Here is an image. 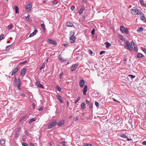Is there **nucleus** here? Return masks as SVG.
<instances>
[{
    "mask_svg": "<svg viewBox=\"0 0 146 146\" xmlns=\"http://www.w3.org/2000/svg\"><path fill=\"white\" fill-rule=\"evenodd\" d=\"M95 104L97 108L99 107V104L98 102L96 101L95 103Z\"/></svg>",
    "mask_w": 146,
    "mask_h": 146,
    "instance_id": "nucleus-41",
    "label": "nucleus"
},
{
    "mask_svg": "<svg viewBox=\"0 0 146 146\" xmlns=\"http://www.w3.org/2000/svg\"><path fill=\"white\" fill-rule=\"evenodd\" d=\"M139 11V10L135 7H133L130 10L131 13L134 15L138 14Z\"/></svg>",
    "mask_w": 146,
    "mask_h": 146,
    "instance_id": "nucleus-1",
    "label": "nucleus"
},
{
    "mask_svg": "<svg viewBox=\"0 0 146 146\" xmlns=\"http://www.w3.org/2000/svg\"><path fill=\"white\" fill-rule=\"evenodd\" d=\"M56 97L61 103H63V101L62 100V98L61 96L59 95H56Z\"/></svg>",
    "mask_w": 146,
    "mask_h": 146,
    "instance_id": "nucleus-14",
    "label": "nucleus"
},
{
    "mask_svg": "<svg viewBox=\"0 0 146 146\" xmlns=\"http://www.w3.org/2000/svg\"><path fill=\"white\" fill-rule=\"evenodd\" d=\"M61 143L63 145V146H65V145L66 142L65 141H62Z\"/></svg>",
    "mask_w": 146,
    "mask_h": 146,
    "instance_id": "nucleus-57",
    "label": "nucleus"
},
{
    "mask_svg": "<svg viewBox=\"0 0 146 146\" xmlns=\"http://www.w3.org/2000/svg\"><path fill=\"white\" fill-rule=\"evenodd\" d=\"M48 41L49 43L51 44L55 45H56L57 44L55 40H53L48 39Z\"/></svg>",
    "mask_w": 146,
    "mask_h": 146,
    "instance_id": "nucleus-12",
    "label": "nucleus"
},
{
    "mask_svg": "<svg viewBox=\"0 0 146 146\" xmlns=\"http://www.w3.org/2000/svg\"><path fill=\"white\" fill-rule=\"evenodd\" d=\"M105 44L106 45V48H109L111 46V44L110 43H109L108 42H106Z\"/></svg>",
    "mask_w": 146,
    "mask_h": 146,
    "instance_id": "nucleus-21",
    "label": "nucleus"
},
{
    "mask_svg": "<svg viewBox=\"0 0 146 146\" xmlns=\"http://www.w3.org/2000/svg\"><path fill=\"white\" fill-rule=\"evenodd\" d=\"M86 103L87 104H91V103H90L89 101L88 100H86Z\"/></svg>",
    "mask_w": 146,
    "mask_h": 146,
    "instance_id": "nucleus-59",
    "label": "nucleus"
},
{
    "mask_svg": "<svg viewBox=\"0 0 146 146\" xmlns=\"http://www.w3.org/2000/svg\"><path fill=\"white\" fill-rule=\"evenodd\" d=\"M27 61L25 60V61H23V62H21L20 63H19V64H20V65H21V64H24L27 63Z\"/></svg>",
    "mask_w": 146,
    "mask_h": 146,
    "instance_id": "nucleus-46",
    "label": "nucleus"
},
{
    "mask_svg": "<svg viewBox=\"0 0 146 146\" xmlns=\"http://www.w3.org/2000/svg\"><path fill=\"white\" fill-rule=\"evenodd\" d=\"M85 84V81L84 80L82 79L79 82V86L81 88H82Z\"/></svg>",
    "mask_w": 146,
    "mask_h": 146,
    "instance_id": "nucleus-10",
    "label": "nucleus"
},
{
    "mask_svg": "<svg viewBox=\"0 0 146 146\" xmlns=\"http://www.w3.org/2000/svg\"><path fill=\"white\" fill-rule=\"evenodd\" d=\"M37 32V31L35 29L33 33L30 34L29 36V37H31L35 35L36 34Z\"/></svg>",
    "mask_w": 146,
    "mask_h": 146,
    "instance_id": "nucleus-15",
    "label": "nucleus"
},
{
    "mask_svg": "<svg viewBox=\"0 0 146 146\" xmlns=\"http://www.w3.org/2000/svg\"><path fill=\"white\" fill-rule=\"evenodd\" d=\"M120 38L122 40L124 41L125 40V38L121 35V36Z\"/></svg>",
    "mask_w": 146,
    "mask_h": 146,
    "instance_id": "nucleus-54",
    "label": "nucleus"
},
{
    "mask_svg": "<svg viewBox=\"0 0 146 146\" xmlns=\"http://www.w3.org/2000/svg\"><path fill=\"white\" fill-rule=\"evenodd\" d=\"M52 3L54 5H56L57 3L56 1H52Z\"/></svg>",
    "mask_w": 146,
    "mask_h": 146,
    "instance_id": "nucleus-62",
    "label": "nucleus"
},
{
    "mask_svg": "<svg viewBox=\"0 0 146 146\" xmlns=\"http://www.w3.org/2000/svg\"><path fill=\"white\" fill-rule=\"evenodd\" d=\"M26 116H27L26 115H25L21 117L20 118V119L19 120V122H21V121L24 120L25 119V118L26 117Z\"/></svg>",
    "mask_w": 146,
    "mask_h": 146,
    "instance_id": "nucleus-23",
    "label": "nucleus"
},
{
    "mask_svg": "<svg viewBox=\"0 0 146 146\" xmlns=\"http://www.w3.org/2000/svg\"><path fill=\"white\" fill-rule=\"evenodd\" d=\"M74 33L70 38V42L71 43H73L75 42L76 38L74 36Z\"/></svg>",
    "mask_w": 146,
    "mask_h": 146,
    "instance_id": "nucleus-5",
    "label": "nucleus"
},
{
    "mask_svg": "<svg viewBox=\"0 0 146 146\" xmlns=\"http://www.w3.org/2000/svg\"><path fill=\"white\" fill-rule=\"evenodd\" d=\"M125 44L128 49L130 51L132 50V48L131 47V45L129 42L128 41H126L125 43Z\"/></svg>",
    "mask_w": 146,
    "mask_h": 146,
    "instance_id": "nucleus-4",
    "label": "nucleus"
},
{
    "mask_svg": "<svg viewBox=\"0 0 146 146\" xmlns=\"http://www.w3.org/2000/svg\"><path fill=\"white\" fill-rule=\"evenodd\" d=\"M36 120V119L34 118H33L30 119L29 122V123H31L32 122L35 121Z\"/></svg>",
    "mask_w": 146,
    "mask_h": 146,
    "instance_id": "nucleus-33",
    "label": "nucleus"
},
{
    "mask_svg": "<svg viewBox=\"0 0 146 146\" xmlns=\"http://www.w3.org/2000/svg\"><path fill=\"white\" fill-rule=\"evenodd\" d=\"M19 135V133H18L16 132L15 136L14 138V139H16L18 137Z\"/></svg>",
    "mask_w": 146,
    "mask_h": 146,
    "instance_id": "nucleus-22",
    "label": "nucleus"
},
{
    "mask_svg": "<svg viewBox=\"0 0 146 146\" xmlns=\"http://www.w3.org/2000/svg\"><path fill=\"white\" fill-rule=\"evenodd\" d=\"M22 145L23 146H28V144L26 143H22Z\"/></svg>",
    "mask_w": 146,
    "mask_h": 146,
    "instance_id": "nucleus-47",
    "label": "nucleus"
},
{
    "mask_svg": "<svg viewBox=\"0 0 146 146\" xmlns=\"http://www.w3.org/2000/svg\"><path fill=\"white\" fill-rule=\"evenodd\" d=\"M12 25L11 24L8 26V28L9 30L11 29L12 28Z\"/></svg>",
    "mask_w": 146,
    "mask_h": 146,
    "instance_id": "nucleus-44",
    "label": "nucleus"
},
{
    "mask_svg": "<svg viewBox=\"0 0 146 146\" xmlns=\"http://www.w3.org/2000/svg\"><path fill=\"white\" fill-rule=\"evenodd\" d=\"M19 69V67H16V68L13 70L11 75H14L18 71Z\"/></svg>",
    "mask_w": 146,
    "mask_h": 146,
    "instance_id": "nucleus-13",
    "label": "nucleus"
},
{
    "mask_svg": "<svg viewBox=\"0 0 146 146\" xmlns=\"http://www.w3.org/2000/svg\"><path fill=\"white\" fill-rule=\"evenodd\" d=\"M137 15H139L141 16L144 15L143 13L141 12V11L139 10V12L138 13V14Z\"/></svg>",
    "mask_w": 146,
    "mask_h": 146,
    "instance_id": "nucleus-36",
    "label": "nucleus"
},
{
    "mask_svg": "<svg viewBox=\"0 0 146 146\" xmlns=\"http://www.w3.org/2000/svg\"><path fill=\"white\" fill-rule=\"evenodd\" d=\"M85 146H93V145L91 144H86Z\"/></svg>",
    "mask_w": 146,
    "mask_h": 146,
    "instance_id": "nucleus-64",
    "label": "nucleus"
},
{
    "mask_svg": "<svg viewBox=\"0 0 146 146\" xmlns=\"http://www.w3.org/2000/svg\"><path fill=\"white\" fill-rule=\"evenodd\" d=\"M143 55L140 53L139 52L137 54V57L138 58H141L143 57Z\"/></svg>",
    "mask_w": 146,
    "mask_h": 146,
    "instance_id": "nucleus-16",
    "label": "nucleus"
},
{
    "mask_svg": "<svg viewBox=\"0 0 146 146\" xmlns=\"http://www.w3.org/2000/svg\"><path fill=\"white\" fill-rule=\"evenodd\" d=\"M63 72H62L59 75V77L60 79L62 78L61 77H62V75H63Z\"/></svg>",
    "mask_w": 146,
    "mask_h": 146,
    "instance_id": "nucleus-51",
    "label": "nucleus"
},
{
    "mask_svg": "<svg viewBox=\"0 0 146 146\" xmlns=\"http://www.w3.org/2000/svg\"><path fill=\"white\" fill-rule=\"evenodd\" d=\"M113 100L115 101V102H117V103H119L120 102L118 101V100H116V99H115L114 98H113Z\"/></svg>",
    "mask_w": 146,
    "mask_h": 146,
    "instance_id": "nucleus-61",
    "label": "nucleus"
},
{
    "mask_svg": "<svg viewBox=\"0 0 146 146\" xmlns=\"http://www.w3.org/2000/svg\"><path fill=\"white\" fill-rule=\"evenodd\" d=\"M142 144L144 145H146V141H143L142 143Z\"/></svg>",
    "mask_w": 146,
    "mask_h": 146,
    "instance_id": "nucleus-63",
    "label": "nucleus"
},
{
    "mask_svg": "<svg viewBox=\"0 0 146 146\" xmlns=\"http://www.w3.org/2000/svg\"><path fill=\"white\" fill-rule=\"evenodd\" d=\"M126 138L127 139V140L128 141H132V142H133V140H132V139H129V138H128L127 137Z\"/></svg>",
    "mask_w": 146,
    "mask_h": 146,
    "instance_id": "nucleus-60",
    "label": "nucleus"
},
{
    "mask_svg": "<svg viewBox=\"0 0 146 146\" xmlns=\"http://www.w3.org/2000/svg\"><path fill=\"white\" fill-rule=\"evenodd\" d=\"M41 26L43 30L44 31H45V25L44 23L41 24Z\"/></svg>",
    "mask_w": 146,
    "mask_h": 146,
    "instance_id": "nucleus-31",
    "label": "nucleus"
},
{
    "mask_svg": "<svg viewBox=\"0 0 146 146\" xmlns=\"http://www.w3.org/2000/svg\"><path fill=\"white\" fill-rule=\"evenodd\" d=\"M131 78L133 79L135 77V76L131 74H129L128 76Z\"/></svg>",
    "mask_w": 146,
    "mask_h": 146,
    "instance_id": "nucleus-35",
    "label": "nucleus"
},
{
    "mask_svg": "<svg viewBox=\"0 0 146 146\" xmlns=\"http://www.w3.org/2000/svg\"><path fill=\"white\" fill-rule=\"evenodd\" d=\"M29 16L28 15L27 16L25 17V19L27 21H29Z\"/></svg>",
    "mask_w": 146,
    "mask_h": 146,
    "instance_id": "nucleus-56",
    "label": "nucleus"
},
{
    "mask_svg": "<svg viewBox=\"0 0 146 146\" xmlns=\"http://www.w3.org/2000/svg\"><path fill=\"white\" fill-rule=\"evenodd\" d=\"M65 121L64 120L60 121L59 123H58V125L59 126H61L62 125L64 124V123Z\"/></svg>",
    "mask_w": 146,
    "mask_h": 146,
    "instance_id": "nucleus-17",
    "label": "nucleus"
},
{
    "mask_svg": "<svg viewBox=\"0 0 146 146\" xmlns=\"http://www.w3.org/2000/svg\"><path fill=\"white\" fill-rule=\"evenodd\" d=\"M59 60H60L62 62H64V61H66V59H65L64 58H60Z\"/></svg>",
    "mask_w": 146,
    "mask_h": 146,
    "instance_id": "nucleus-38",
    "label": "nucleus"
},
{
    "mask_svg": "<svg viewBox=\"0 0 146 146\" xmlns=\"http://www.w3.org/2000/svg\"><path fill=\"white\" fill-rule=\"evenodd\" d=\"M26 71V68H23L21 72L20 76L22 77L24 76L25 74Z\"/></svg>",
    "mask_w": 146,
    "mask_h": 146,
    "instance_id": "nucleus-9",
    "label": "nucleus"
},
{
    "mask_svg": "<svg viewBox=\"0 0 146 146\" xmlns=\"http://www.w3.org/2000/svg\"><path fill=\"white\" fill-rule=\"evenodd\" d=\"M4 35L3 34H2L0 36V40L2 39L4 37Z\"/></svg>",
    "mask_w": 146,
    "mask_h": 146,
    "instance_id": "nucleus-48",
    "label": "nucleus"
},
{
    "mask_svg": "<svg viewBox=\"0 0 146 146\" xmlns=\"http://www.w3.org/2000/svg\"><path fill=\"white\" fill-rule=\"evenodd\" d=\"M66 26L68 27H72L74 26V24L70 22H67L66 24Z\"/></svg>",
    "mask_w": 146,
    "mask_h": 146,
    "instance_id": "nucleus-19",
    "label": "nucleus"
},
{
    "mask_svg": "<svg viewBox=\"0 0 146 146\" xmlns=\"http://www.w3.org/2000/svg\"><path fill=\"white\" fill-rule=\"evenodd\" d=\"M93 96L94 97H96L99 96H100L101 94L97 91H95L92 94Z\"/></svg>",
    "mask_w": 146,
    "mask_h": 146,
    "instance_id": "nucleus-8",
    "label": "nucleus"
},
{
    "mask_svg": "<svg viewBox=\"0 0 146 146\" xmlns=\"http://www.w3.org/2000/svg\"><path fill=\"white\" fill-rule=\"evenodd\" d=\"M95 29H93L91 31V34L92 35H94L95 34Z\"/></svg>",
    "mask_w": 146,
    "mask_h": 146,
    "instance_id": "nucleus-42",
    "label": "nucleus"
},
{
    "mask_svg": "<svg viewBox=\"0 0 146 146\" xmlns=\"http://www.w3.org/2000/svg\"><path fill=\"white\" fill-rule=\"evenodd\" d=\"M25 10L27 11H29L31 9V6L29 4L25 5Z\"/></svg>",
    "mask_w": 146,
    "mask_h": 146,
    "instance_id": "nucleus-7",
    "label": "nucleus"
},
{
    "mask_svg": "<svg viewBox=\"0 0 146 146\" xmlns=\"http://www.w3.org/2000/svg\"><path fill=\"white\" fill-rule=\"evenodd\" d=\"M5 141L3 140H0V145H2L5 143Z\"/></svg>",
    "mask_w": 146,
    "mask_h": 146,
    "instance_id": "nucleus-30",
    "label": "nucleus"
},
{
    "mask_svg": "<svg viewBox=\"0 0 146 146\" xmlns=\"http://www.w3.org/2000/svg\"><path fill=\"white\" fill-rule=\"evenodd\" d=\"M12 45V44H11L10 45H9V46H7L6 47V49H5V51H7L8 50H9L10 49V47Z\"/></svg>",
    "mask_w": 146,
    "mask_h": 146,
    "instance_id": "nucleus-26",
    "label": "nucleus"
},
{
    "mask_svg": "<svg viewBox=\"0 0 146 146\" xmlns=\"http://www.w3.org/2000/svg\"><path fill=\"white\" fill-rule=\"evenodd\" d=\"M141 50L143 51L145 54H146V49L143 48V47H141Z\"/></svg>",
    "mask_w": 146,
    "mask_h": 146,
    "instance_id": "nucleus-37",
    "label": "nucleus"
},
{
    "mask_svg": "<svg viewBox=\"0 0 146 146\" xmlns=\"http://www.w3.org/2000/svg\"><path fill=\"white\" fill-rule=\"evenodd\" d=\"M140 18L141 20L142 21H144L146 19V18L144 17V15L141 17Z\"/></svg>",
    "mask_w": 146,
    "mask_h": 146,
    "instance_id": "nucleus-39",
    "label": "nucleus"
},
{
    "mask_svg": "<svg viewBox=\"0 0 146 146\" xmlns=\"http://www.w3.org/2000/svg\"><path fill=\"white\" fill-rule=\"evenodd\" d=\"M87 90L88 87L87 85H86L84 86L83 90V94L84 95H86V92H87Z\"/></svg>",
    "mask_w": 146,
    "mask_h": 146,
    "instance_id": "nucleus-11",
    "label": "nucleus"
},
{
    "mask_svg": "<svg viewBox=\"0 0 146 146\" xmlns=\"http://www.w3.org/2000/svg\"><path fill=\"white\" fill-rule=\"evenodd\" d=\"M120 30L123 33H125L126 34L129 33L128 29L125 28L123 26H121L120 27Z\"/></svg>",
    "mask_w": 146,
    "mask_h": 146,
    "instance_id": "nucleus-2",
    "label": "nucleus"
},
{
    "mask_svg": "<svg viewBox=\"0 0 146 146\" xmlns=\"http://www.w3.org/2000/svg\"><path fill=\"white\" fill-rule=\"evenodd\" d=\"M38 85L37 86L38 87L40 88H44L42 84H40L39 85H38Z\"/></svg>",
    "mask_w": 146,
    "mask_h": 146,
    "instance_id": "nucleus-43",
    "label": "nucleus"
},
{
    "mask_svg": "<svg viewBox=\"0 0 146 146\" xmlns=\"http://www.w3.org/2000/svg\"><path fill=\"white\" fill-rule=\"evenodd\" d=\"M40 84V82L39 81H36V82L35 83V85L37 87L38 86V85Z\"/></svg>",
    "mask_w": 146,
    "mask_h": 146,
    "instance_id": "nucleus-49",
    "label": "nucleus"
},
{
    "mask_svg": "<svg viewBox=\"0 0 146 146\" xmlns=\"http://www.w3.org/2000/svg\"><path fill=\"white\" fill-rule=\"evenodd\" d=\"M57 124L56 120H54L52 123H50L49 124L48 127V128L50 129L52 128Z\"/></svg>",
    "mask_w": 146,
    "mask_h": 146,
    "instance_id": "nucleus-3",
    "label": "nucleus"
},
{
    "mask_svg": "<svg viewBox=\"0 0 146 146\" xmlns=\"http://www.w3.org/2000/svg\"><path fill=\"white\" fill-rule=\"evenodd\" d=\"M15 11L16 13H19V9L17 6H15Z\"/></svg>",
    "mask_w": 146,
    "mask_h": 146,
    "instance_id": "nucleus-24",
    "label": "nucleus"
},
{
    "mask_svg": "<svg viewBox=\"0 0 146 146\" xmlns=\"http://www.w3.org/2000/svg\"><path fill=\"white\" fill-rule=\"evenodd\" d=\"M88 52L89 53L90 55H91L93 53V52L90 50H88Z\"/></svg>",
    "mask_w": 146,
    "mask_h": 146,
    "instance_id": "nucleus-52",
    "label": "nucleus"
},
{
    "mask_svg": "<svg viewBox=\"0 0 146 146\" xmlns=\"http://www.w3.org/2000/svg\"><path fill=\"white\" fill-rule=\"evenodd\" d=\"M79 64L78 63H76L74 64L73 65L71 68V70L72 71H74L76 69V67L78 66Z\"/></svg>",
    "mask_w": 146,
    "mask_h": 146,
    "instance_id": "nucleus-6",
    "label": "nucleus"
},
{
    "mask_svg": "<svg viewBox=\"0 0 146 146\" xmlns=\"http://www.w3.org/2000/svg\"><path fill=\"white\" fill-rule=\"evenodd\" d=\"M81 109L84 110L86 108V104L84 102L82 103L81 105Z\"/></svg>",
    "mask_w": 146,
    "mask_h": 146,
    "instance_id": "nucleus-20",
    "label": "nucleus"
},
{
    "mask_svg": "<svg viewBox=\"0 0 146 146\" xmlns=\"http://www.w3.org/2000/svg\"><path fill=\"white\" fill-rule=\"evenodd\" d=\"M56 88L57 89V90L59 92H60L61 91V88L58 85H57L56 86Z\"/></svg>",
    "mask_w": 146,
    "mask_h": 146,
    "instance_id": "nucleus-28",
    "label": "nucleus"
},
{
    "mask_svg": "<svg viewBox=\"0 0 146 146\" xmlns=\"http://www.w3.org/2000/svg\"><path fill=\"white\" fill-rule=\"evenodd\" d=\"M143 30V29L142 27H140L137 29V32L139 33L142 31Z\"/></svg>",
    "mask_w": 146,
    "mask_h": 146,
    "instance_id": "nucleus-25",
    "label": "nucleus"
},
{
    "mask_svg": "<svg viewBox=\"0 0 146 146\" xmlns=\"http://www.w3.org/2000/svg\"><path fill=\"white\" fill-rule=\"evenodd\" d=\"M131 43L132 46H136L133 41H132L131 42Z\"/></svg>",
    "mask_w": 146,
    "mask_h": 146,
    "instance_id": "nucleus-50",
    "label": "nucleus"
},
{
    "mask_svg": "<svg viewBox=\"0 0 146 146\" xmlns=\"http://www.w3.org/2000/svg\"><path fill=\"white\" fill-rule=\"evenodd\" d=\"M93 108V104L91 103L89 104V108L91 109Z\"/></svg>",
    "mask_w": 146,
    "mask_h": 146,
    "instance_id": "nucleus-45",
    "label": "nucleus"
},
{
    "mask_svg": "<svg viewBox=\"0 0 146 146\" xmlns=\"http://www.w3.org/2000/svg\"><path fill=\"white\" fill-rule=\"evenodd\" d=\"M44 67H45V66H44V63H42L41 66H40V70H42V68H44Z\"/></svg>",
    "mask_w": 146,
    "mask_h": 146,
    "instance_id": "nucleus-34",
    "label": "nucleus"
},
{
    "mask_svg": "<svg viewBox=\"0 0 146 146\" xmlns=\"http://www.w3.org/2000/svg\"><path fill=\"white\" fill-rule=\"evenodd\" d=\"M120 136L121 137L123 138H127V137L124 133H123L121 134Z\"/></svg>",
    "mask_w": 146,
    "mask_h": 146,
    "instance_id": "nucleus-27",
    "label": "nucleus"
},
{
    "mask_svg": "<svg viewBox=\"0 0 146 146\" xmlns=\"http://www.w3.org/2000/svg\"><path fill=\"white\" fill-rule=\"evenodd\" d=\"M80 97L78 96V99L75 101V104H76L77 102H78L80 100Z\"/></svg>",
    "mask_w": 146,
    "mask_h": 146,
    "instance_id": "nucleus-40",
    "label": "nucleus"
},
{
    "mask_svg": "<svg viewBox=\"0 0 146 146\" xmlns=\"http://www.w3.org/2000/svg\"><path fill=\"white\" fill-rule=\"evenodd\" d=\"M75 7L74 5L72 6L71 7V9L72 11H73L75 9Z\"/></svg>",
    "mask_w": 146,
    "mask_h": 146,
    "instance_id": "nucleus-58",
    "label": "nucleus"
},
{
    "mask_svg": "<svg viewBox=\"0 0 146 146\" xmlns=\"http://www.w3.org/2000/svg\"><path fill=\"white\" fill-rule=\"evenodd\" d=\"M21 127H20L18 128L17 130V131L16 132H18V133H19L21 131Z\"/></svg>",
    "mask_w": 146,
    "mask_h": 146,
    "instance_id": "nucleus-53",
    "label": "nucleus"
},
{
    "mask_svg": "<svg viewBox=\"0 0 146 146\" xmlns=\"http://www.w3.org/2000/svg\"><path fill=\"white\" fill-rule=\"evenodd\" d=\"M133 50L135 51H136V52H137L138 51V49L137 48V45L134 46V48H133Z\"/></svg>",
    "mask_w": 146,
    "mask_h": 146,
    "instance_id": "nucleus-32",
    "label": "nucleus"
},
{
    "mask_svg": "<svg viewBox=\"0 0 146 146\" xmlns=\"http://www.w3.org/2000/svg\"><path fill=\"white\" fill-rule=\"evenodd\" d=\"M85 9V8L84 7H82V8L79 11L78 13L80 15L82 14L83 11H84Z\"/></svg>",
    "mask_w": 146,
    "mask_h": 146,
    "instance_id": "nucleus-18",
    "label": "nucleus"
},
{
    "mask_svg": "<svg viewBox=\"0 0 146 146\" xmlns=\"http://www.w3.org/2000/svg\"><path fill=\"white\" fill-rule=\"evenodd\" d=\"M105 52V51H102L100 52V54L101 55Z\"/></svg>",
    "mask_w": 146,
    "mask_h": 146,
    "instance_id": "nucleus-55",
    "label": "nucleus"
},
{
    "mask_svg": "<svg viewBox=\"0 0 146 146\" xmlns=\"http://www.w3.org/2000/svg\"><path fill=\"white\" fill-rule=\"evenodd\" d=\"M140 2L142 6H145V5L143 3V0H140Z\"/></svg>",
    "mask_w": 146,
    "mask_h": 146,
    "instance_id": "nucleus-29",
    "label": "nucleus"
}]
</instances>
